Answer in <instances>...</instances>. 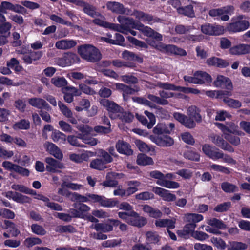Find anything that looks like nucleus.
Here are the masks:
<instances>
[{
  "instance_id": "f257e3e1",
  "label": "nucleus",
  "mask_w": 250,
  "mask_h": 250,
  "mask_svg": "<svg viewBox=\"0 0 250 250\" xmlns=\"http://www.w3.org/2000/svg\"><path fill=\"white\" fill-rule=\"evenodd\" d=\"M78 53L81 57L90 62H96L102 58L100 51L96 47L90 44H84L78 48Z\"/></svg>"
},
{
  "instance_id": "f03ea898",
  "label": "nucleus",
  "mask_w": 250,
  "mask_h": 250,
  "mask_svg": "<svg viewBox=\"0 0 250 250\" xmlns=\"http://www.w3.org/2000/svg\"><path fill=\"white\" fill-rule=\"evenodd\" d=\"M99 102L108 111L109 116L111 119H118V117L122 115L123 108L114 102L107 99H101L99 100Z\"/></svg>"
},
{
  "instance_id": "7ed1b4c3",
  "label": "nucleus",
  "mask_w": 250,
  "mask_h": 250,
  "mask_svg": "<svg viewBox=\"0 0 250 250\" xmlns=\"http://www.w3.org/2000/svg\"><path fill=\"white\" fill-rule=\"evenodd\" d=\"M203 217L202 215L196 213H187L184 217V221L187 223L184 229L186 234L193 232L196 227V223L202 220Z\"/></svg>"
},
{
  "instance_id": "20e7f679",
  "label": "nucleus",
  "mask_w": 250,
  "mask_h": 250,
  "mask_svg": "<svg viewBox=\"0 0 250 250\" xmlns=\"http://www.w3.org/2000/svg\"><path fill=\"white\" fill-rule=\"evenodd\" d=\"M233 10V6L229 5L219 8L211 9L208 11V15L212 17H220L223 21H228L229 19L228 14Z\"/></svg>"
},
{
  "instance_id": "39448f33",
  "label": "nucleus",
  "mask_w": 250,
  "mask_h": 250,
  "mask_svg": "<svg viewBox=\"0 0 250 250\" xmlns=\"http://www.w3.org/2000/svg\"><path fill=\"white\" fill-rule=\"evenodd\" d=\"M80 60L79 57L74 53H67L64 54L61 58L55 59L56 63L60 66L65 67L78 62Z\"/></svg>"
},
{
  "instance_id": "423d86ee",
  "label": "nucleus",
  "mask_w": 250,
  "mask_h": 250,
  "mask_svg": "<svg viewBox=\"0 0 250 250\" xmlns=\"http://www.w3.org/2000/svg\"><path fill=\"white\" fill-rule=\"evenodd\" d=\"M118 21L122 28V33L127 34L130 29L135 28L138 23L135 22L132 18H125L124 16H119L118 17Z\"/></svg>"
},
{
  "instance_id": "0eeeda50",
  "label": "nucleus",
  "mask_w": 250,
  "mask_h": 250,
  "mask_svg": "<svg viewBox=\"0 0 250 250\" xmlns=\"http://www.w3.org/2000/svg\"><path fill=\"white\" fill-rule=\"evenodd\" d=\"M232 22L227 24L226 30L229 32H238L247 29L250 26L247 21H236L231 20Z\"/></svg>"
},
{
  "instance_id": "6e6552de",
  "label": "nucleus",
  "mask_w": 250,
  "mask_h": 250,
  "mask_svg": "<svg viewBox=\"0 0 250 250\" xmlns=\"http://www.w3.org/2000/svg\"><path fill=\"white\" fill-rule=\"evenodd\" d=\"M202 150L206 155L213 160L219 159L224 156V153L222 151L208 144L203 145Z\"/></svg>"
},
{
  "instance_id": "1a4fd4ad",
  "label": "nucleus",
  "mask_w": 250,
  "mask_h": 250,
  "mask_svg": "<svg viewBox=\"0 0 250 250\" xmlns=\"http://www.w3.org/2000/svg\"><path fill=\"white\" fill-rule=\"evenodd\" d=\"M201 31L205 34L209 35H219L224 33V27L219 25H212L206 23L201 26Z\"/></svg>"
},
{
  "instance_id": "9d476101",
  "label": "nucleus",
  "mask_w": 250,
  "mask_h": 250,
  "mask_svg": "<svg viewBox=\"0 0 250 250\" xmlns=\"http://www.w3.org/2000/svg\"><path fill=\"white\" fill-rule=\"evenodd\" d=\"M155 86H158L160 88L166 90L180 91L182 92H186L187 90L188 92H191L194 94H198L200 93V91L196 89L191 88H186L184 87L176 86L175 85L172 84L168 83H162L161 82L157 83L155 85Z\"/></svg>"
},
{
  "instance_id": "9b49d317",
  "label": "nucleus",
  "mask_w": 250,
  "mask_h": 250,
  "mask_svg": "<svg viewBox=\"0 0 250 250\" xmlns=\"http://www.w3.org/2000/svg\"><path fill=\"white\" fill-rule=\"evenodd\" d=\"M173 116L176 120L181 123L186 127L193 128L196 125L195 122L189 116L188 117L184 114L178 112L175 113L173 114Z\"/></svg>"
},
{
  "instance_id": "f8f14e48",
  "label": "nucleus",
  "mask_w": 250,
  "mask_h": 250,
  "mask_svg": "<svg viewBox=\"0 0 250 250\" xmlns=\"http://www.w3.org/2000/svg\"><path fill=\"white\" fill-rule=\"evenodd\" d=\"M211 141L217 146L230 152H234L233 147L226 142L221 137L218 135H211L210 136Z\"/></svg>"
},
{
  "instance_id": "ddd939ff",
  "label": "nucleus",
  "mask_w": 250,
  "mask_h": 250,
  "mask_svg": "<svg viewBox=\"0 0 250 250\" xmlns=\"http://www.w3.org/2000/svg\"><path fill=\"white\" fill-rule=\"evenodd\" d=\"M24 9L23 7L19 4H13L8 1H2L0 4V12L3 13H7V10L21 13Z\"/></svg>"
},
{
  "instance_id": "4468645a",
  "label": "nucleus",
  "mask_w": 250,
  "mask_h": 250,
  "mask_svg": "<svg viewBox=\"0 0 250 250\" xmlns=\"http://www.w3.org/2000/svg\"><path fill=\"white\" fill-rule=\"evenodd\" d=\"M130 219L128 221V224L136 226L142 227L147 223V220L144 217L140 216L139 214L134 211H131L130 213Z\"/></svg>"
},
{
  "instance_id": "2eb2a0df",
  "label": "nucleus",
  "mask_w": 250,
  "mask_h": 250,
  "mask_svg": "<svg viewBox=\"0 0 250 250\" xmlns=\"http://www.w3.org/2000/svg\"><path fill=\"white\" fill-rule=\"evenodd\" d=\"M150 138L156 144L161 146H170L174 144L173 139L167 135L158 137L151 136Z\"/></svg>"
},
{
  "instance_id": "dca6fc26",
  "label": "nucleus",
  "mask_w": 250,
  "mask_h": 250,
  "mask_svg": "<svg viewBox=\"0 0 250 250\" xmlns=\"http://www.w3.org/2000/svg\"><path fill=\"white\" fill-rule=\"evenodd\" d=\"M229 51L231 54L234 55L248 54L250 53V45L240 44L231 47Z\"/></svg>"
},
{
  "instance_id": "f3484780",
  "label": "nucleus",
  "mask_w": 250,
  "mask_h": 250,
  "mask_svg": "<svg viewBox=\"0 0 250 250\" xmlns=\"http://www.w3.org/2000/svg\"><path fill=\"white\" fill-rule=\"evenodd\" d=\"M45 162L47 164L46 170L49 172H55L57 169H62L63 167L62 164L52 157L45 158Z\"/></svg>"
},
{
  "instance_id": "a211bd4d",
  "label": "nucleus",
  "mask_w": 250,
  "mask_h": 250,
  "mask_svg": "<svg viewBox=\"0 0 250 250\" xmlns=\"http://www.w3.org/2000/svg\"><path fill=\"white\" fill-rule=\"evenodd\" d=\"M29 104L39 109L44 108L48 111L51 109L48 104L43 99L39 98H32L29 99Z\"/></svg>"
},
{
  "instance_id": "6ab92c4d",
  "label": "nucleus",
  "mask_w": 250,
  "mask_h": 250,
  "mask_svg": "<svg viewBox=\"0 0 250 250\" xmlns=\"http://www.w3.org/2000/svg\"><path fill=\"white\" fill-rule=\"evenodd\" d=\"M116 148L120 153L128 156L133 154V150L131 149V146L124 141L119 140L116 144Z\"/></svg>"
},
{
  "instance_id": "aec40b11",
  "label": "nucleus",
  "mask_w": 250,
  "mask_h": 250,
  "mask_svg": "<svg viewBox=\"0 0 250 250\" xmlns=\"http://www.w3.org/2000/svg\"><path fill=\"white\" fill-rule=\"evenodd\" d=\"M76 41L73 40H62L57 41L55 43L56 47L58 49H69L76 45Z\"/></svg>"
},
{
  "instance_id": "412c9836",
  "label": "nucleus",
  "mask_w": 250,
  "mask_h": 250,
  "mask_svg": "<svg viewBox=\"0 0 250 250\" xmlns=\"http://www.w3.org/2000/svg\"><path fill=\"white\" fill-rule=\"evenodd\" d=\"M44 147L49 153L58 159L62 158V154L58 147L52 143L47 142L44 144Z\"/></svg>"
},
{
  "instance_id": "4be33fe9",
  "label": "nucleus",
  "mask_w": 250,
  "mask_h": 250,
  "mask_svg": "<svg viewBox=\"0 0 250 250\" xmlns=\"http://www.w3.org/2000/svg\"><path fill=\"white\" fill-rule=\"evenodd\" d=\"M143 210L147 213L149 217L154 218H160L163 216V213L157 208H155L152 207L145 205L143 206Z\"/></svg>"
},
{
  "instance_id": "5701e85b",
  "label": "nucleus",
  "mask_w": 250,
  "mask_h": 250,
  "mask_svg": "<svg viewBox=\"0 0 250 250\" xmlns=\"http://www.w3.org/2000/svg\"><path fill=\"white\" fill-rule=\"evenodd\" d=\"M117 175L118 174L115 172L108 173L106 176L105 181L101 183V185L104 187H116L118 184V182L114 179L116 177Z\"/></svg>"
},
{
  "instance_id": "b1692460",
  "label": "nucleus",
  "mask_w": 250,
  "mask_h": 250,
  "mask_svg": "<svg viewBox=\"0 0 250 250\" xmlns=\"http://www.w3.org/2000/svg\"><path fill=\"white\" fill-rule=\"evenodd\" d=\"M107 8L112 11L118 14H124L125 13V9L123 5L117 2L110 1L106 3Z\"/></svg>"
},
{
  "instance_id": "393cba45",
  "label": "nucleus",
  "mask_w": 250,
  "mask_h": 250,
  "mask_svg": "<svg viewBox=\"0 0 250 250\" xmlns=\"http://www.w3.org/2000/svg\"><path fill=\"white\" fill-rule=\"evenodd\" d=\"M207 62L209 65L218 67H226L229 65V63L227 61L216 57L208 59Z\"/></svg>"
},
{
  "instance_id": "a878e982",
  "label": "nucleus",
  "mask_w": 250,
  "mask_h": 250,
  "mask_svg": "<svg viewBox=\"0 0 250 250\" xmlns=\"http://www.w3.org/2000/svg\"><path fill=\"white\" fill-rule=\"evenodd\" d=\"M187 114L191 119H194L197 123H200L202 121L200 110L195 106L189 107L187 110Z\"/></svg>"
},
{
  "instance_id": "bb28decb",
  "label": "nucleus",
  "mask_w": 250,
  "mask_h": 250,
  "mask_svg": "<svg viewBox=\"0 0 250 250\" xmlns=\"http://www.w3.org/2000/svg\"><path fill=\"white\" fill-rule=\"evenodd\" d=\"M175 222L169 219H160L156 220L155 225L158 227H167V229H174Z\"/></svg>"
},
{
  "instance_id": "cd10ccee",
  "label": "nucleus",
  "mask_w": 250,
  "mask_h": 250,
  "mask_svg": "<svg viewBox=\"0 0 250 250\" xmlns=\"http://www.w3.org/2000/svg\"><path fill=\"white\" fill-rule=\"evenodd\" d=\"M115 86L117 89L123 91L124 97H125V94H133L135 92L139 91L138 87L135 86L136 89H134L128 85L122 83H116Z\"/></svg>"
},
{
  "instance_id": "c85d7f7f",
  "label": "nucleus",
  "mask_w": 250,
  "mask_h": 250,
  "mask_svg": "<svg viewBox=\"0 0 250 250\" xmlns=\"http://www.w3.org/2000/svg\"><path fill=\"white\" fill-rule=\"evenodd\" d=\"M4 226L2 227L4 229H8L9 232L12 234V236L16 237L20 232L16 227L15 224L8 220L4 221Z\"/></svg>"
},
{
  "instance_id": "c756f323",
  "label": "nucleus",
  "mask_w": 250,
  "mask_h": 250,
  "mask_svg": "<svg viewBox=\"0 0 250 250\" xmlns=\"http://www.w3.org/2000/svg\"><path fill=\"white\" fill-rule=\"evenodd\" d=\"M66 196L69 197L72 201L76 202V203H82L89 201L87 195L84 196L75 192H68V194H66Z\"/></svg>"
},
{
  "instance_id": "7c9ffc66",
  "label": "nucleus",
  "mask_w": 250,
  "mask_h": 250,
  "mask_svg": "<svg viewBox=\"0 0 250 250\" xmlns=\"http://www.w3.org/2000/svg\"><path fill=\"white\" fill-rule=\"evenodd\" d=\"M146 240L150 244H158L161 237L156 232L147 231L146 233Z\"/></svg>"
},
{
  "instance_id": "2f4dec72",
  "label": "nucleus",
  "mask_w": 250,
  "mask_h": 250,
  "mask_svg": "<svg viewBox=\"0 0 250 250\" xmlns=\"http://www.w3.org/2000/svg\"><path fill=\"white\" fill-rule=\"evenodd\" d=\"M136 162L137 164L142 166L152 165L153 164V161L152 158L142 153L138 155Z\"/></svg>"
},
{
  "instance_id": "473e14b6",
  "label": "nucleus",
  "mask_w": 250,
  "mask_h": 250,
  "mask_svg": "<svg viewBox=\"0 0 250 250\" xmlns=\"http://www.w3.org/2000/svg\"><path fill=\"white\" fill-rule=\"evenodd\" d=\"M90 167L98 170H103L106 168V164L102 158H96L92 160L90 164Z\"/></svg>"
},
{
  "instance_id": "72a5a7b5",
  "label": "nucleus",
  "mask_w": 250,
  "mask_h": 250,
  "mask_svg": "<svg viewBox=\"0 0 250 250\" xmlns=\"http://www.w3.org/2000/svg\"><path fill=\"white\" fill-rule=\"evenodd\" d=\"M89 156L87 152L82 153L81 154H71L69 156L70 159L76 163H81L83 161H87Z\"/></svg>"
},
{
  "instance_id": "f704fd0d",
  "label": "nucleus",
  "mask_w": 250,
  "mask_h": 250,
  "mask_svg": "<svg viewBox=\"0 0 250 250\" xmlns=\"http://www.w3.org/2000/svg\"><path fill=\"white\" fill-rule=\"evenodd\" d=\"M227 248L231 250H244L248 248V245L241 242L229 241Z\"/></svg>"
},
{
  "instance_id": "c9c22d12",
  "label": "nucleus",
  "mask_w": 250,
  "mask_h": 250,
  "mask_svg": "<svg viewBox=\"0 0 250 250\" xmlns=\"http://www.w3.org/2000/svg\"><path fill=\"white\" fill-rule=\"evenodd\" d=\"M195 76L197 78L199 79V81H201V83H198V84H202L205 83H210L212 81L211 76L205 72L203 71H197L195 72Z\"/></svg>"
},
{
  "instance_id": "e433bc0d",
  "label": "nucleus",
  "mask_w": 250,
  "mask_h": 250,
  "mask_svg": "<svg viewBox=\"0 0 250 250\" xmlns=\"http://www.w3.org/2000/svg\"><path fill=\"white\" fill-rule=\"evenodd\" d=\"M99 204L102 206L104 207L111 208L116 206L119 204V202L117 200L112 199H107L104 197L101 196Z\"/></svg>"
},
{
  "instance_id": "4c0bfd02",
  "label": "nucleus",
  "mask_w": 250,
  "mask_h": 250,
  "mask_svg": "<svg viewBox=\"0 0 250 250\" xmlns=\"http://www.w3.org/2000/svg\"><path fill=\"white\" fill-rule=\"evenodd\" d=\"M157 184L168 188H177L180 186L178 183L173 181L167 180L166 179H164L162 181H157Z\"/></svg>"
},
{
  "instance_id": "58836bf2",
  "label": "nucleus",
  "mask_w": 250,
  "mask_h": 250,
  "mask_svg": "<svg viewBox=\"0 0 250 250\" xmlns=\"http://www.w3.org/2000/svg\"><path fill=\"white\" fill-rule=\"evenodd\" d=\"M178 13L191 18L195 16L193 6L191 5L181 7V9H178Z\"/></svg>"
},
{
  "instance_id": "ea45409f",
  "label": "nucleus",
  "mask_w": 250,
  "mask_h": 250,
  "mask_svg": "<svg viewBox=\"0 0 250 250\" xmlns=\"http://www.w3.org/2000/svg\"><path fill=\"white\" fill-rule=\"evenodd\" d=\"M136 29L140 31L144 35L150 37L154 30L149 27L146 26L141 22L138 23Z\"/></svg>"
},
{
  "instance_id": "a19ab883",
  "label": "nucleus",
  "mask_w": 250,
  "mask_h": 250,
  "mask_svg": "<svg viewBox=\"0 0 250 250\" xmlns=\"http://www.w3.org/2000/svg\"><path fill=\"white\" fill-rule=\"evenodd\" d=\"M30 127V122L28 120L25 119H21L20 121L15 123L13 128L16 129H28Z\"/></svg>"
},
{
  "instance_id": "79ce46f5",
  "label": "nucleus",
  "mask_w": 250,
  "mask_h": 250,
  "mask_svg": "<svg viewBox=\"0 0 250 250\" xmlns=\"http://www.w3.org/2000/svg\"><path fill=\"white\" fill-rule=\"evenodd\" d=\"M153 133L157 135H161L163 133L169 134L170 130L168 129L167 125L163 123L158 124L153 130Z\"/></svg>"
},
{
  "instance_id": "37998d69",
  "label": "nucleus",
  "mask_w": 250,
  "mask_h": 250,
  "mask_svg": "<svg viewBox=\"0 0 250 250\" xmlns=\"http://www.w3.org/2000/svg\"><path fill=\"white\" fill-rule=\"evenodd\" d=\"M122 57L127 60L130 61H137L139 62H142V59L138 56L135 54L134 53L125 50L122 53Z\"/></svg>"
},
{
  "instance_id": "c03bdc74",
  "label": "nucleus",
  "mask_w": 250,
  "mask_h": 250,
  "mask_svg": "<svg viewBox=\"0 0 250 250\" xmlns=\"http://www.w3.org/2000/svg\"><path fill=\"white\" fill-rule=\"evenodd\" d=\"M94 228L97 231H102L104 232H107L113 230V227L111 224L108 223H97L96 224Z\"/></svg>"
},
{
  "instance_id": "a18cd8bd",
  "label": "nucleus",
  "mask_w": 250,
  "mask_h": 250,
  "mask_svg": "<svg viewBox=\"0 0 250 250\" xmlns=\"http://www.w3.org/2000/svg\"><path fill=\"white\" fill-rule=\"evenodd\" d=\"M52 84L58 87H65L67 84L66 80L63 77H55L51 79Z\"/></svg>"
},
{
  "instance_id": "49530a36",
  "label": "nucleus",
  "mask_w": 250,
  "mask_h": 250,
  "mask_svg": "<svg viewBox=\"0 0 250 250\" xmlns=\"http://www.w3.org/2000/svg\"><path fill=\"white\" fill-rule=\"evenodd\" d=\"M222 190L227 193H231L237 191L238 188L235 185L229 182H223L221 184Z\"/></svg>"
},
{
  "instance_id": "de8ad7c7",
  "label": "nucleus",
  "mask_w": 250,
  "mask_h": 250,
  "mask_svg": "<svg viewBox=\"0 0 250 250\" xmlns=\"http://www.w3.org/2000/svg\"><path fill=\"white\" fill-rule=\"evenodd\" d=\"M216 124L222 130L225 136L226 133H230L234 134L236 131V128H237V126H235V125L232 123H230L231 128H229L228 127L221 123H217Z\"/></svg>"
},
{
  "instance_id": "09e8293b",
  "label": "nucleus",
  "mask_w": 250,
  "mask_h": 250,
  "mask_svg": "<svg viewBox=\"0 0 250 250\" xmlns=\"http://www.w3.org/2000/svg\"><path fill=\"white\" fill-rule=\"evenodd\" d=\"M216 124L222 130L225 136L226 133H230L234 134L236 131V128H237V126H235V125L232 123H230L231 128H229L228 127L221 123H217Z\"/></svg>"
},
{
  "instance_id": "8fccbe9b",
  "label": "nucleus",
  "mask_w": 250,
  "mask_h": 250,
  "mask_svg": "<svg viewBox=\"0 0 250 250\" xmlns=\"http://www.w3.org/2000/svg\"><path fill=\"white\" fill-rule=\"evenodd\" d=\"M216 124L222 130L225 136L226 133H230L234 134L236 131V128H237V126H235V125L232 123H230L231 128H229L228 127L221 123H217Z\"/></svg>"
},
{
  "instance_id": "3c124183",
  "label": "nucleus",
  "mask_w": 250,
  "mask_h": 250,
  "mask_svg": "<svg viewBox=\"0 0 250 250\" xmlns=\"http://www.w3.org/2000/svg\"><path fill=\"white\" fill-rule=\"evenodd\" d=\"M83 10L85 13L88 14V15L92 17L99 16L102 17L101 14L99 12L96 11L95 7L88 3L86 4L85 6L83 9Z\"/></svg>"
},
{
  "instance_id": "603ef678",
  "label": "nucleus",
  "mask_w": 250,
  "mask_h": 250,
  "mask_svg": "<svg viewBox=\"0 0 250 250\" xmlns=\"http://www.w3.org/2000/svg\"><path fill=\"white\" fill-rule=\"evenodd\" d=\"M51 138L54 142L62 143H63L66 140V135L59 131L53 132Z\"/></svg>"
},
{
  "instance_id": "864d4df0",
  "label": "nucleus",
  "mask_w": 250,
  "mask_h": 250,
  "mask_svg": "<svg viewBox=\"0 0 250 250\" xmlns=\"http://www.w3.org/2000/svg\"><path fill=\"white\" fill-rule=\"evenodd\" d=\"M58 106L62 114L67 118H72L73 113L71 110L63 103L58 102Z\"/></svg>"
},
{
  "instance_id": "5fc2aeb1",
  "label": "nucleus",
  "mask_w": 250,
  "mask_h": 250,
  "mask_svg": "<svg viewBox=\"0 0 250 250\" xmlns=\"http://www.w3.org/2000/svg\"><path fill=\"white\" fill-rule=\"evenodd\" d=\"M80 138L79 135L77 136L75 135H69L67 137V140L68 143L72 146L78 147H84V145L81 144L80 142Z\"/></svg>"
},
{
  "instance_id": "6e6d98bb",
  "label": "nucleus",
  "mask_w": 250,
  "mask_h": 250,
  "mask_svg": "<svg viewBox=\"0 0 250 250\" xmlns=\"http://www.w3.org/2000/svg\"><path fill=\"white\" fill-rule=\"evenodd\" d=\"M223 101L228 106L234 108H238L241 106V103L237 100L229 98H225L223 99Z\"/></svg>"
},
{
  "instance_id": "4d7b16f0",
  "label": "nucleus",
  "mask_w": 250,
  "mask_h": 250,
  "mask_svg": "<svg viewBox=\"0 0 250 250\" xmlns=\"http://www.w3.org/2000/svg\"><path fill=\"white\" fill-rule=\"evenodd\" d=\"M76 127L81 132L79 134V136L83 135L84 136L88 135L93 130L91 127L84 124L78 125Z\"/></svg>"
},
{
  "instance_id": "13d9d810",
  "label": "nucleus",
  "mask_w": 250,
  "mask_h": 250,
  "mask_svg": "<svg viewBox=\"0 0 250 250\" xmlns=\"http://www.w3.org/2000/svg\"><path fill=\"white\" fill-rule=\"evenodd\" d=\"M13 200L20 203H30L31 199L27 196L23 195L18 192H16L13 197Z\"/></svg>"
},
{
  "instance_id": "bf43d9fd",
  "label": "nucleus",
  "mask_w": 250,
  "mask_h": 250,
  "mask_svg": "<svg viewBox=\"0 0 250 250\" xmlns=\"http://www.w3.org/2000/svg\"><path fill=\"white\" fill-rule=\"evenodd\" d=\"M56 231L60 233L69 232L74 233L76 232L75 229L71 225L59 226L56 229Z\"/></svg>"
},
{
  "instance_id": "052dcab7",
  "label": "nucleus",
  "mask_w": 250,
  "mask_h": 250,
  "mask_svg": "<svg viewBox=\"0 0 250 250\" xmlns=\"http://www.w3.org/2000/svg\"><path fill=\"white\" fill-rule=\"evenodd\" d=\"M26 105L25 101L22 99H18L14 103V106L15 108L21 113L25 111Z\"/></svg>"
},
{
  "instance_id": "680f3d73",
  "label": "nucleus",
  "mask_w": 250,
  "mask_h": 250,
  "mask_svg": "<svg viewBox=\"0 0 250 250\" xmlns=\"http://www.w3.org/2000/svg\"><path fill=\"white\" fill-rule=\"evenodd\" d=\"M208 224L211 226H214L220 229H223L226 228V226L224 223L216 218H212L208 221Z\"/></svg>"
},
{
  "instance_id": "e2e57ef3",
  "label": "nucleus",
  "mask_w": 250,
  "mask_h": 250,
  "mask_svg": "<svg viewBox=\"0 0 250 250\" xmlns=\"http://www.w3.org/2000/svg\"><path fill=\"white\" fill-rule=\"evenodd\" d=\"M31 229L33 233L39 235H44L46 233L42 226L36 224L32 225Z\"/></svg>"
},
{
  "instance_id": "0e129e2a",
  "label": "nucleus",
  "mask_w": 250,
  "mask_h": 250,
  "mask_svg": "<svg viewBox=\"0 0 250 250\" xmlns=\"http://www.w3.org/2000/svg\"><path fill=\"white\" fill-rule=\"evenodd\" d=\"M79 137L83 143L90 146H95L97 144V140L96 139L90 137L88 135H80Z\"/></svg>"
},
{
  "instance_id": "69168bd1",
  "label": "nucleus",
  "mask_w": 250,
  "mask_h": 250,
  "mask_svg": "<svg viewBox=\"0 0 250 250\" xmlns=\"http://www.w3.org/2000/svg\"><path fill=\"white\" fill-rule=\"evenodd\" d=\"M42 243V240L37 237L27 238L24 241L25 245L28 247H31L34 245L40 244Z\"/></svg>"
},
{
  "instance_id": "338daca9",
  "label": "nucleus",
  "mask_w": 250,
  "mask_h": 250,
  "mask_svg": "<svg viewBox=\"0 0 250 250\" xmlns=\"http://www.w3.org/2000/svg\"><path fill=\"white\" fill-rule=\"evenodd\" d=\"M182 140L186 143L192 145L195 141L192 135L188 132H184L181 134Z\"/></svg>"
},
{
  "instance_id": "774afa93",
  "label": "nucleus",
  "mask_w": 250,
  "mask_h": 250,
  "mask_svg": "<svg viewBox=\"0 0 250 250\" xmlns=\"http://www.w3.org/2000/svg\"><path fill=\"white\" fill-rule=\"evenodd\" d=\"M152 247L148 243L147 245H145L142 243H138L134 244L131 250H151Z\"/></svg>"
}]
</instances>
